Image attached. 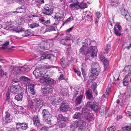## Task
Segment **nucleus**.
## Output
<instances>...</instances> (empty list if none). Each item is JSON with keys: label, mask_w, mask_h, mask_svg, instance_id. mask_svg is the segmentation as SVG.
I'll return each instance as SVG.
<instances>
[{"label": "nucleus", "mask_w": 131, "mask_h": 131, "mask_svg": "<svg viewBox=\"0 0 131 131\" xmlns=\"http://www.w3.org/2000/svg\"><path fill=\"white\" fill-rule=\"evenodd\" d=\"M114 33L116 36H120L121 35V30L116 29L115 26L114 27Z\"/></svg>", "instance_id": "obj_37"}, {"label": "nucleus", "mask_w": 131, "mask_h": 131, "mask_svg": "<svg viewBox=\"0 0 131 131\" xmlns=\"http://www.w3.org/2000/svg\"><path fill=\"white\" fill-rule=\"evenodd\" d=\"M90 118L88 116H83L79 120H77L71 125V127L75 129L79 126L78 128V131H84L85 128L86 122L90 121Z\"/></svg>", "instance_id": "obj_1"}, {"label": "nucleus", "mask_w": 131, "mask_h": 131, "mask_svg": "<svg viewBox=\"0 0 131 131\" xmlns=\"http://www.w3.org/2000/svg\"><path fill=\"white\" fill-rule=\"evenodd\" d=\"M39 81L41 83H43L44 84H48L50 85L53 84L54 82V81L52 79L45 77L40 78Z\"/></svg>", "instance_id": "obj_5"}, {"label": "nucleus", "mask_w": 131, "mask_h": 131, "mask_svg": "<svg viewBox=\"0 0 131 131\" xmlns=\"http://www.w3.org/2000/svg\"><path fill=\"white\" fill-rule=\"evenodd\" d=\"M16 28H15V30L17 32H21L22 33V32L24 31V28L21 26H18L17 27H16Z\"/></svg>", "instance_id": "obj_36"}, {"label": "nucleus", "mask_w": 131, "mask_h": 131, "mask_svg": "<svg viewBox=\"0 0 131 131\" xmlns=\"http://www.w3.org/2000/svg\"><path fill=\"white\" fill-rule=\"evenodd\" d=\"M64 39L61 40L60 41V43L63 45H66V40L64 38Z\"/></svg>", "instance_id": "obj_60"}, {"label": "nucleus", "mask_w": 131, "mask_h": 131, "mask_svg": "<svg viewBox=\"0 0 131 131\" xmlns=\"http://www.w3.org/2000/svg\"><path fill=\"white\" fill-rule=\"evenodd\" d=\"M61 100L59 97H56L54 96L51 100V103L53 105L57 104L58 103L60 102Z\"/></svg>", "instance_id": "obj_17"}, {"label": "nucleus", "mask_w": 131, "mask_h": 131, "mask_svg": "<svg viewBox=\"0 0 131 131\" xmlns=\"http://www.w3.org/2000/svg\"><path fill=\"white\" fill-rule=\"evenodd\" d=\"M86 97L90 100L93 99V96L92 94V91L91 90H88L86 92Z\"/></svg>", "instance_id": "obj_23"}, {"label": "nucleus", "mask_w": 131, "mask_h": 131, "mask_svg": "<svg viewBox=\"0 0 131 131\" xmlns=\"http://www.w3.org/2000/svg\"><path fill=\"white\" fill-rule=\"evenodd\" d=\"M98 103L93 100L87 103V106H90L93 111L95 112H96L98 110Z\"/></svg>", "instance_id": "obj_6"}, {"label": "nucleus", "mask_w": 131, "mask_h": 131, "mask_svg": "<svg viewBox=\"0 0 131 131\" xmlns=\"http://www.w3.org/2000/svg\"><path fill=\"white\" fill-rule=\"evenodd\" d=\"M64 15L61 11H60L57 13L55 14L54 18L56 21H58L61 19L63 17Z\"/></svg>", "instance_id": "obj_15"}, {"label": "nucleus", "mask_w": 131, "mask_h": 131, "mask_svg": "<svg viewBox=\"0 0 131 131\" xmlns=\"http://www.w3.org/2000/svg\"><path fill=\"white\" fill-rule=\"evenodd\" d=\"M10 94L9 92H8L6 94V103H8L11 100V99L10 97Z\"/></svg>", "instance_id": "obj_41"}, {"label": "nucleus", "mask_w": 131, "mask_h": 131, "mask_svg": "<svg viewBox=\"0 0 131 131\" xmlns=\"http://www.w3.org/2000/svg\"><path fill=\"white\" fill-rule=\"evenodd\" d=\"M69 107V105L68 103L63 102L61 104L60 109L61 111L64 112L67 111Z\"/></svg>", "instance_id": "obj_12"}, {"label": "nucleus", "mask_w": 131, "mask_h": 131, "mask_svg": "<svg viewBox=\"0 0 131 131\" xmlns=\"http://www.w3.org/2000/svg\"><path fill=\"white\" fill-rule=\"evenodd\" d=\"M126 115L127 116L131 118V112L127 111L126 112Z\"/></svg>", "instance_id": "obj_59"}, {"label": "nucleus", "mask_w": 131, "mask_h": 131, "mask_svg": "<svg viewBox=\"0 0 131 131\" xmlns=\"http://www.w3.org/2000/svg\"><path fill=\"white\" fill-rule=\"evenodd\" d=\"M53 41L52 40L48 41L47 42H42V45L44 48V50L48 49L50 47V46L52 45Z\"/></svg>", "instance_id": "obj_9"}, {"label": "nucleus", "mask_w": 131, "mask_h": 131, "mask_svg": "<svg viewBox=\"0 0 131 131\" xmlns=\"http://www.w3.org/2000/svg\"><path fill=\"white\" fill-rule=\"evenodd\" d=\"M87 50V46L83 45L80 49L79 51L80 53L82 54H85Z\"/></svg>", "instance_id": "obj_29"}, {"label": "nucleus", "mask_w": 131, "mask_h": 131, "mask_svg": "<svg viewBox=\"0 0 131 131\" xmlns=\"http://www.w3.org/2000/svg\"><path fill=\"white\" fill-rule=\"evenodd\" d=\"M48 72H47L46 70L44 69H42L40 68H36L33 72V74L35 76L36 79H38L40 77L41 75V77H46V76H48Z\"/></svg>", "instance_id": "obj_3"}, {"label": "nucleus", "mask_w": 131, "mask_h": 131, "mask_svg": "<svg viewBox=\"0 0 131 131\" xmlns=\"http://www.w3.org/2000/svg\"><path fill=\"white\" fill-rule=\"evenodd\" d=\"M31 102L29 104V106L30 108L35 110L38 108V111L39 112L40 109L43 105V101L41 99H35L32 100Z\"/></svg>", "instance_id": "obj_2"}, {"label": "nucleus", "mask_w": 131, "mask_h": 131, "mask_svg": "<svg viewBox=\"0 0 131 131\" xmlns=\"http://www.w3.org/2000/svg\"><path fill=\"white\" fill-rule=\"evenodd\" d=\"M110 45L109 44H107L104 48V50L106 51V52L107 53H108V51L110 50Z\"/></svg>", "instance_id": "obj_50"}, {"label": "nucleus", "mask_w": 131, "mask_h": 131, "mask_svg": "<svg viewBox=\"0 0 131 131\" xmlns=\"http://www.w3.org/2000/svg\"><path fill=\"white\" fill-rule=\"evenodd\" d=\"M20 81V80L19 79H17L16 78H14L12 80V82L14 83H16L18 82L19 81Z\"/></svg>", "instance_id": "obj_63"}, {"label": "nucleus", "mask_w": 131, "mask_h": 131, "mask_svg": "<svg viewBox=\"0 0 131 131\" xmlns=\"http://www.w3.org/2000/svg\"><path fill=\"white\" fill-rule=\"evenodd\" d=\"M53 9L51 7L45 8L43 10V13L46 15H50L53 13Z\"/></svg>", "instance_id": "obj_13"}, {"label": "nucleus", "mask_w": 131, "mask_h": 131, "mask_svg": "<svg viewBox=\"0 0 131 131\" xmlns=\"http://www.w3.org/2000/svg\"><path fill=\"white\" fill-rule=\"evenodd\" d=\"M81 115V112H76L74 115L73 118L75 119L79 118L80 117Z\"/></svg>", "instance_id": "obj_43"}, {"label": "nucleus", "mask_w": 131, "mask_h": 131, "mask_svg": "<svg viewBox=\"0 0 131 131\" xmlns=\"http://www.w3.org/2000/svg\"><path fill=\"white\" fill-rule=\"evenodd\" d=\"M115 27L116 26V27L118 28V29L119 30H121V29H122V28L121 26L119 24H116L115 26Z\"/></svg>", "instance_id": "obj_64"}, {"label": "nucleus", "mask_w": 131, "mask_h": 131, "mask_svg": "<svg viewBox=\"0 0 131 131\" xmlns=\"http://www.w3.org/2000/svg\"><path fill=\"white\" fill-rule=\"evenodd\" d=\"M60 63L62 67L64 68L66 66L67 63L65 61L64 59H62L60 60Z\"/></svg>", "instance_id": "obj_49"}, {"label": "nucleus", "mask_w": 131, "mask_h": 131, "mask_svg": "<svg viewBox=\"0 0 131 131\" xmlns=\"http://www.w3.org/2000/svg\"><path fill=\"white\" fill-rule=\"evenodd\" d=\"M123 131H131V124L130 126H127L122 128Z\"/></svg>", "instance_id": "obj_39"}, {"label": "nucleus", "mask_w": 131, "mask_h": 131, "mask_svg": "<svg viewBox=\"0 0 131 131\" xmlns=\"http://www.w3.org/2000/svg\"><path fill=\"white\" fill-rule=\"evenodd\" d=\"M9 44V41H7L3 45L2 47L3 49H5L6 48V47Z\"/></svg>", "instance_id": "obj_55"}, {"label": "nucleus", "mask_w": 131, "mask_h": 131, "mask_svg": "<svg viewBox=\"0 0 131 131\" xmlns=\"http://www.w3.org/2000/svg\"><path fill=\"white\" fill-rule=\"evenodd\" d=\"M124 71L128 74L127 75L129 76V75H131V66L127 65L126 66L124 69Z\"/></svg>", "instance_id": "obj_24"}, {"label": "nucleus", "mask_w": 131, "mask_h": 131, "mask_svg": "<svg viewBox=\"0 0 131 131\" xmlns=\"http://www.w3.org/2000/svg\"><path fill=\"white\" fill-rule=\"evenodd\" d=\"M48 94H51L53 91V88L51 86L47 87Z\"/></svg>", "instance_id": "obj_51"}, {"label": "nucleus", "mask_w": 131, "mask_h": 131, "mask_svg": "<svg viewBox=\"0 0 131 131\" xmlns=\"http://www.w3.org/2000/svg\"><path fill=\"white\" fill-rule=\"evenodd\" d=\"M56 37L58 38H60V37L62 38V37H63V38H64V39H66V41L67 40H72V42H73V37L70 34H67L66 35L64 36L63 35L58 34Z\"/></svg>", "instance_id": "obj_14"}, {"label": "nucleus", "mask_w": 131, "mask_h": 131, "mask_svg": "<svg viewBox=\"0 0 131 131\" xmlns=\"http://www.w3.org/2000/svg\"><path fill=\"white\" fill-rule=\"evenodd\" d=\"M42 92L43 94H48L47 88H45L42 89Z\"/></svg>", "instance_id": "obj_52"}, {"label": "nucleus", "mask_w": 131, "mask_h": 131, "mask_svg": "<svg viewBox=\"0 0 131 131\" xmlns=\"http://www.w3.org/2000/svg\"><path fill=\"white\" fill-rule=\"evenodd\" d=\"M107 129L109 131H114L115 130L116 128L115 126H112L108 128Z\"/></svg>", "instance_id": "obj_53"}, {"label": "nucleus", "mask_w": 131, "mask_h": 131, "mask_svg": "<svg viewBox=\"0 0 131 131\" xmlns=\"http://www.w3.org/2000/svg\"><path fill=\"white\" fill-rule=\"evenodd\" d=\"M33 35L32 33L31 32L30 30H28L24 31L22 32V35L24 37H28L29 36H31Z\"/></svg>", "instance_id": "obj_19"}, {"label": "nucleus", "mask_w": 131, "mask_h": 131, "mask_svg": "<svg viewBox=\"0 0 131 131\" xmlns=\"http://www.w3.org/2000/svg\"><path fill=\"white\" fill-rule=\"evenodd\" d=\"M35 85V84H30L28 85L29 92L32 95H34L36 93L34 89Z\"/></svg>", "instance_id": "obj_20"}, {"label": "nucleus", "mask_w": 131, "mask_h": 131, "mask_svg": "<svg viewBox=\"0 0 131 131\" xmlns=\"http://www.w3.org/2000/svg\"><path fill=\"white\" fill-rule=\"evenodd\" d=\"M40 60H43L45 59H49L53 61L56 60V58L52 54H43L40 57Z\"/></svg>", "instance_id": "obj_8"}, {"label": "nucleus", "mask_w": 131, "mask_h": 131, "mask_svg": "<svg viewBox=\"0 0 131 131\" xmlns=\"http://www.w3.org/2000/svg\"><path fill=\"white\" fill-rule=\"evenodd\" d=\"M39 21L40 23L44 25H46L50 23V20H46L45 18L44 17H42L39 19Z\"/></svg>", "instance_id": "obj_22"}, {"label": "nucleus", "mask_w": 131, "mask_h": 131, "mask_svg": "<svg viewBox=\"0 0 131 131\" xmlns=\"http://www.w3.org/2000/svg\"><path fill=\"white\" fill-rule=\"evenodd\" d=\"M34 124L35 126L37 127H39L41 126L40 121L39 118L38 119V120H37L36 121V122L34 123Z\"/></svg>", "instance_id": "obj_48"}, {"label": "nucleus", "mask_w": 131, "mask_h": 131, "mask_svg": "<svg viewBox=\"0 0 131 131\" xmlns=\"http://www.w3.org/2000/svg\"><path fill=\"white\" fill-rule=\"evenodd\" d=\"M92 66L94 67V68L97 69H100V67L98 63L94 62L92 63Z\"/></svg>", "instance_id": "obj_46"}, {"label": "nucleus", "mask_w": 131, "mask_h": 131, "mask_svg": "<svg viewBox=\"0 0 131 131\" xmlns=\"http://www.w3.org/2000/svg\"><path fill=\"white\" fill-rule=\"evenodd\" d=\"M23 93H21L20 94H18L16 95L15 97V99L18 101H21L23 97Z\"/></svg>", "instance_id": "obj_31"}, {"label": "nucleus", "mask_w": 131, "mask_h": 131, "mask_svg": "<svg viewBox=\"0 0 131 131\" xmlns=\"http://www.w3.org/2000/svg\"><path fill=\"white\" fill-rule=\"evenodd\" d=\"M20 80L24 82L29 83L30 81V80L28 77L25 76H22L19 78Z\"/></svg>", "instance_id": "obj_28"}, {"label": "nucleus", "mask_w": 131, "mask_h": 131, "mask_svg": "<svg viewBox=\"0 0 131 131\" xmlns=\"http://www.w3.org/2000/svg\"><path fill=\"white\" fill-rule=\"evenodd\" d=\"M129 76L128 75H126L123 80V84L124 86H126L128 84V78Z\"/></svg>", "instance_id": "obj_34"}, {"label": "nucleus", "mask_w": 131, "mask_h": 131, "mask_svg": "<svg viewBox=\"0 0 131 131\" xmlns=\"http://www.w3.org/2000/svg\"><path fill=\"white\" fill-rule=\"evenodd\" d=\"M100 59L102 61L104 66V70L105 71H106L108 68V65L109 61L107 59L103 56L100 57Z\"/></svg>", "instance_id": "obj_11"}, {"label": "nucleus", "mask_w": 131, "mask_h": 131, "mask_svg": "<svg viewBox=\"0 0 131 131\" xmlns=\"http://www.w3.org/2000/svg\"><path fill=\"white\" fill-rule=\"evenodd\" d=\"M83 97V95L81 94L76 98L75 102L78 104H79L82 102Z\"/></svg>", "instance_id": "obj_32"}, {"label": "nucleus", "mask_w": 131, "mask_h": 131, "mask_svg": "<svg viewBox=\"0 0 131 131\" xmlns=\"http://www.w3.org/2000/svg\"><path fill=\"white\" fill-rule=\"evenodd\" d=\"M29 70V68L26 65L19 67H15L13 68V73L15 75L17 74H22L23 72H27Z\"/></svg>", "instance_id": "obj_4"}, {"label": "nucleus", "mask_w": 131, "mask_h": 131, "mask_svg": "<svg viewBox=\"0 0 131 131\" xmlns=\"http://www.w3.org/2000/svg\"><path fill=\"white\" fill-rule=\"evenodd\" d=\"M36 50L37 51L41 52L44 50V48L42 45V42L36 47Z\"/></svg>", "instance_id": "obj_30"}, {"label": "nucleus", "mask_w": 131, "mask_h": 131, "mask_svg": "<svg viewBox=\"0 0 131 131\" xmlns=\"http://www.w3.org/2000/svg\"><path fill=\"white\" fill-rule=\"evenodd\" d=\"M87 65L85 63H83L82 64V67L81 68V71L83 77H85L86 70Z\"/></svg>", "instance_id": "obj_25"}, {"label": "nucleus", "mask_w": 131, "mask_h": 131, "mask_svg": "<svg viewBox=\"0 0 131 131\" xmlns=\"http://www.w3.org/2000/svg\"><path fill=\"white\" fill-rule=\"evenodd\" d=\"M39 118L38 116L36 115H34L31 118L34 122V123L36 122V121L37 120H38V119Z\"/></svg>", "instance_id": "obj_56"}, {"label": "nucleus", "mask_w": 131, "mask_h": 131, "mask_svg": "<svg viewBox=\"0 0 131 131\" xmlns=\"http://www.w3.org/2000/svg\"><path fill=\"white\" fill-rule=\"evenodd\" d=\"M80 4L79 6V7L81 9H83L88 7V5L86 3H82V2L80 3Z\"/></svg>", "instance_id": "obj_38"}, {"label": "nucleus", "mask_w": 131, "mask_h": 131, "mask_svg": "<svg viewBox=\"0 0 131 131\" xmlns=\"http://www.w3.org/2000/svg\"><path fill=\"white\" fill-rule=\"evenodd\" d=\"M85 19L89 21H91L92 19V16L89 15H87L86 16Z\"/></svg>", "instance_id": "obj_54"}, {"label": "nucleus", "mask_w": 131, "mask_h": 131, "mask_svg": "<svg viewBox=\"0 0 131 131\" xmlns=\"http://www.w3.org/2000/svg\"><path fill=\"white\" fill-rule=\"evenodd\" d=\"M75 90V91L74 93L73 96L74 97H76L77 96V95H79V94H80V92H79V91H76Z\"/></svg>", "instance_id": "obj_58"}, {"label": "nucleus", "mask_w": 131, "mask_h": 131, "mask_svg": "<svg viewBox=\"0 0 131 131\" xmlns=\"http://www.w3.org/2000/svg\"><path fill=\"white\" fill-rule=\"evenodd\" d=\"M29 26L31 28H33L37 27H40L38 23H32L30 24Z\"/></svg>", "instance_id": "obj_45"}, {"label": "nucleus", "mask_w": 131, "mask_h": 131, "mask_svg": "<svg viewBox=\"0 0 131 131\" xmlns=\"http://www.w3.org/2000/svg\"><path fill=\"white\" fill-rule=\"evenodd\" d=\"M56 28L53 26H48L44 30H41V32L44 34L47 32L56 30Z\"/></svg>", "instance_id": "obj_16"}, {"label": "nucleus", "mask_w": 131, "mask_h": 131, "mask_svg": "<svg viewBox=\"0 0 131 131\" xmlns=\"http://www.w3.org/2000/svg\"><path fill=\"white\" fill-rule=\"evenodd\" d=\"M19 90V88L17 86L13 85L11 87L10 91L13 93H16L18 92Z\"/></svg>", "instance_id": "obj_21"}, {"label": "nucleus", "mask_w": 131, "mask_h": 131, "mask_svg": "<svg viewBox=\"0 0 131 131\" xmlns=\"http://www.w3.org/2000/svg\"><path fill=\"white\" fill-rule=\"evenodd\" d=\"M70 6L71 9L72 10H76L78 9V8H79V6L76 4H71Z\"/></svg>", "instance_id": "obj_40"}, {"label": "nucleus", "mask_w": 131, "mask_h": 131, "mask_svg": "<svg viewBox=\"0 0 131 131\" xmlns=\"http://www.w3.org/2000/svg\"><path fill=\"white\" fill-rule=\"evenodd\" d=\"M51 116H48L43 117V121L46 123L50 125L51 124Z\"/></svg>", "instance_id": "obj_26"}, {"label": "nucleus", "mask_w": 131, "mask_h": 131, "mask_svg": "<svg viewBox=\"0 0 131 131\" xmlns=\"http://www.w3.org/2000/svg\"><path fill=\"white\" fill-rule=\"evenodd\" d=\"M42 114L43 116V118L51 115L49 112L46 109H44L43 110L42 112Z\"/></svg>", "instance_id": "obj_33"}, {"label": "nucleus", "mask_w": 131, "mask_h": 131, "mask_svg": "<svg viewBox=\"0 0 131 131\" xmlns=\"http://www.w3.org/2000/svg\"><path fill=\"white\" fill-rule=\"evenodd\" d=\"M96 49V47L95 46H92L90 47V49L91 51V55L92 57H94L96 56L97 54Z\"/></svg>", "instance_id": "obj_18"}, {"label": "nucleus", "mask_w": 131, "mask_h": 131, "mask_svg": "<svg viewBox=\"0 0 131 131\" xmlns=\"http://www.w3.org/2000/svg\"><path fill=\"white\" fill-rule=\"evenodd\" d=\"M125 17L126 18V20L128 21H129L131 19V17L129 15L127 14L125 16Z\"/></svg>", "instance_id": "obj_62"}, {"label": "nucleus", "mask_w": 131, "mask_h": 131, "mask_svg": "<svg viewBox=\"0 0 131 131\" xmlns=\"http://www.w3.org/2000/svg\"><path fill=\"white\" fill-rule=\"evenodd\" d=\"M5 122L6 123H9L12 119V118L10 117V114L9 113L7 112H6V115L5 117Z\"/></svg>", "instance_id": "obj_27"}, {"label": "nucleus", "mask_w": 131, "mask_h": 131, "mask_svg": "<svg viewBox=\"0 0 131 131\" xmlns=\"http://www.w3.org/2000/svg\"><path fill=\"white\" fill-rule=\"evenodd\" d=\"M17 128L23 130H25L28 128V124L25 123H17L16 124Z\"/></svg>", "instance_id": "obj_10"}, {"label": "nucleus", "mask_w": 131, "mask_h": 131, "mask_svg": "<svg viewBox=\"0 0 131 131\" xmlns=\"http://www.w3.org/2000/svg\"><path fill=\"white\" fill-rule=\"evenodd\" d=\"M88 40H89V39H87L86 40L85 39L82 42V43L83 44H84V45H85V46L86 45V46H87L86 45V44H87V45H88L87 42H88Z\"/></svg>", "instance_id": "obj_57"}, {"label": "nucleus", "mask_w": 131, "mask_h": 131, "mask_svg": "<svg viewBox=\"0 0 131 131\" xmlns=\"http://www.w3.org/2000/svg\"><path fill=\"white\" fill-rule=\"evenodd\" d=\"M120 10L121 11L122 15L123 16H125L126 15L127 13V11L123 8H120Z\"/></svg>", "instance_id": "obj_44"}, {"label": "nucleus", "mask_w": 131, "mask_h": 131, "mask_svg": "<svg viewBox=\"0 0 131 131\" xmlns=\"http://www.w3.org/2000/svg\"><path fill=\"white\" fill-rule=\"evenodd\" d=\"M16 10L17 11L18 13H24L26 12L25 8H22L21 7L17 8L16 9Z\"/></svg>", "instance_id": "obj_42"}, {"label": "nucleus", "mask_w": 131, "mask_h": 131, "mask_svg": "<svg viewBox=\"0 0 131 131\" xmlns=\"http://www.w3.org/2000/svg\"><path fill=\"white\" fill-rule=\"evenodd\" d=\"M82 1V0H69V2L70 3H74L79 4L81 3Z\"/></svg>", "instance_id": "obj_47"}, {"label": "nucleus", "mask_w": 131, "mask_h": 131, "mask_svg": "<svg viewBox=\"0 0 131 131\" xmlns=\"http://www.w3.org/2000/svg\"><path fill=\"white\" fill-rule=\"evenodd\" d=\"M73 19V18L71 17H70L68 18L66 21H65L64 23V24H65L67 23L70 21L71 20H72Z\"/></svg>", "instance_id": "obj_61"}, {"label": "nucleus", "mask_w": 131, "mask_h": 131, "mask_svg": "<svg viewBox=\"0 0 131 131\" xmlns=\"http://www.w3.org/2000/svg\"><path fill=\"white\" fill-rule=\"evenodd\" d=\"M57 119L58 120L63 121H66V117L63 116L62 114H60L58 115Z\"/></svg>", "instance_id": "obj_35"}, {"label": "nucleus", "mask_w": 131, "mask_h": 131, "mask_svg": "<svg viewBox=\"0 0 131 131\" xmlns=\"http://www.w3.org/2000/svg\"><path fill=\"white\" fill-rule=\"evenodd\" d=\"M100 71V69H97L94 68H92L89 70V74L90 76L93 77L95 76H98L99 75V72Z\"/></svg>", "instance_id": "obj_7"}]
</instances>
